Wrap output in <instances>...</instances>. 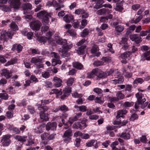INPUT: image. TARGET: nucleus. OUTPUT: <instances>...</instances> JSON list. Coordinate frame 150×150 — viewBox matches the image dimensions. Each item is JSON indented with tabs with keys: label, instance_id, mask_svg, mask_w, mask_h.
I'll return each instance as SVG.
<instances>
[{
	"label": "nucleus",
	"instance_id": "72a5a7b5",
	"mask_svg": "<svg viewBox=\"0 0 150 150\" xmlns=\"http://www.w3.org/2000/svg\"><path fill=\"white\" fill-rule=\"evenodd\" d=\"M37 106L38 110L40 111H43L45 113L49 109L48 107H47V106H42V105L40 104H37Z\"/></svg>",
	"mask_w": 150,
	"mask_h": 150
},
{
	"label": "nucleus",
	"instance_id": "f704fd0d",
	"mask_svg": "<svg viewBox=\"0 0 150 150\" xmlns=\"http://www.w3.org/2000/svg\"><path fill=\"white\" fill-rule=\"evenodd\" d=\"M27 100L26 99H24L17 103V105L20 107L25 106L27 105Z\"/></svg>",
	"mask_w": 150,
	"mask_h": 150
},
{
	"label": "nucleus",
	"instance_id": "ea45409f",
	"mask_svg": "<svg viewBox=\"0 0 150 150\" xmlns=\"http://www.w3.org/2000/svg\"><path fill=\"white\" fill-rule=\"evenodd\" d=\"M46 14L45 11H41L37 13V16L40 18H42Z\"/></svg>",
	"mask_w": 150,
	"mask_h": 150
},
{
	"label": "nucleus",
	"instance_id": "20e7f679",
	"mask_svg": "<svg viewBox=\"0 0 150 150\" xmlns=\"http://www.w3.org/2000/svg\"><path fill=\"white\" fill-rule=\"evenodd\" d=\"M11 135L8 134L3 135L0 138L1 142L3 146L7 147L10 145L11 142Z\"/></svg>",
	"mask_w": 150,
	"mask_h": 150
},
{
	"label": "nucleus",
	"instance_id": "e2e57ef3",
	"mask_svg": "<svg viewBox=\"0 0 150 150\" xmlns=\"http://www.w3.org/2000/svg\"><path fill=\"white\" fill-rule=\"evenodd\" d=\"M121 45L122 46V49L123 50L125 51L127 50H130V48L129 47V46L127 43Z\"/></svg>",
	"mask_w": 150,
	"mask_h": 150
},
{
	"label": "nucleus",
	"instance_id": "5701e85b",
	"mask_svg": "<svg viewBox=\"0 0 150 150\" xmlns=\"http://www.w3.org/2000/svg\"><path fill=\"white\" fill-rule=\"evenodd\" d=\"M103 0H98L96 2V5L94 6V8L96 9H98L103 7L102 4L104 3Z\"/></svg>",
	"mask_w": 150,
	"mask_h": 150
},
{
	"label": "nucleus",
	"instance_id": "bb28decb",
	"mask_svg": "<svg viewBox=\"0 0 150 150\" xmlns=\"http://www.w3.org/2000/svg\"><path fill=\"white\" fill-rule=\"evenodd\" d=\"M89 32L90 30L88 28H85L81 33V36L83 38L87 37L89 35Z\"/></svg>",
	"mask_w": 150,
	"mask_h": 150
},
{
	"label": "nucleus",
	"instance_id": "f3484780",
	"mask_svg": "<svg viewBox=\"0 0 150 150\" xmlns=\"http://www.w3.org/2000/svg\"><path fill=\"white\" fill-rule=\"evenodd\" d=\"M63 20L66 22L69 23L72 21L73 19V16L70 14H66L63 17Z\"/></svg>",
	"mask_w": 150,
	"mask_h": 150
},
{
	"label": "nucleus",
	"instance_id": "dca6fc26",
	"mask_svg": "<svg viewBox=\"0 0 150 150\" xmlns=\"http://www.w3.org/2000/svg\"><path fill=\"white\" fill-rule=\"evenodd\" d=\"M8 3L12 6V8H18L19 0H9Z\"/></svg>",
	"mask_w": 150,
	"mask_h": 150
},
{
	"label": "nucleus",
	"instance_id": "c9c22d12",
	"mask_svg": "<svg viewBox=\"0 0 150 150\" xmlns=\"http://www.w3.org/2000/svg\"><path fill=\"white\" fill-rule=\"evenodd\" d=\"M17 59L16 58L11 59L10 60L8 61L5 65L6 66H8L11 65L17 62Z\"/></svg>",
	"mask_w": 150,
	"mask_h": 150
},
{
	"label": "nucleus",
	"instance_id": "09e8293b",
	"mask_svg": "<svg viewBox=\"0 0 150 150\" xmlns=\"http://www.w3.org/2000/svg\"><path fill=\"white\" fill-rule=\"evenodd\" d=\"M101 60L105 62H108L111 61V58L109 56L103 57L102 58Z\"/></svg>",
	"mask_w": 150,
	"mask_h": 150
},
{
	"label": "nucleus",
	"instance_id": "37998d69",
	"mask_svg": "<svg viewBox=\"0 0 150 150\" xmlns=\"http://www.w3.org/2000/svg\"><path fill=\"white\" fill-rule=\"evenodd\" d=\"M116 96L118 100L123 99L125 97L124 95L121 91L118 92L116 94Z\"/></svg>",
	"mask_w": 150,
	"mask_h": 150
},
{
	"label": "nucleus",
	"instance_id": "0eeeda50",
	"mask_svg": "<svg viewBox=\"0 0 150 150\" xmlns=\"http://www.w3.org/2000/svg\"><path fill=\"white\" fill-rule=\"evenodd\" d=\"M13 89V88L12 87H10L8 88L6 90V91L3 90L2 92L3 93H0V98L2 100H7L10 97L8 94L6 93V92L11 93Z\"/></svg>",
	"mask_w": 150,
	"mask_h": 150
},
{
	"label": "nucleus",
	"instance_id": "1a4fd4ad",
	"mask_svg": "<svg viewBox=\"0 0 150 150\" xmlns=\"http://www.w3.org/2000/svg\"><path fill=\"white\" fill-rule=\"evenodd\" d=\"M87 126L86 124L84 121H81V122H77L73 125V127L75 129H83Z\"/></svg>",
	"mask_w": 150,
	"mask_h": 150
},
{
	"label": "nucleus",
	"instance_id": "a878e982",
	"mask_svg": "<svg viewBox=\"0 0 150 150\" xmlns=\"http://www.w3.org/2000/svg\"><path fill=\"white\" fill-rule=\"evenodd\" d=\"M96 68L93 69L92 71L87 73V77L88 78H93L96 76Z\"/></svg>",
	"mask_w": 150,
	"mask_h": 150
},
{
	"label": "nucleus",
	"instance_id": "bf43d9fd",
	"mask_svg": "<svg viewBox=\"0 0 150 150\" xmlns=\"http://www.w3.org/2000/svg\"><path fill=\"white\" fill-rule=\"evenodd\" d=\"M138 51V49L137 47L135 46H133L131 48V51H128L129 53L130 54H131L132 53L135 52H136Z\"/></svg>",
	"mask_w": 150,
	"mask_h": 150
},
{
	"label": "nucleus",
	"instance_id": "a19ab883",
	"mask_svg": "<svg viewBox=\"0 0 150 150\" xmlns=\"http://www.w3.org/2000/svg\"><path fill=\"white\" fill-rule=\"evenodd\" d=\"M116 30L118 32L121 33L122 32L124 29V27L121 25H117L115 27Z\"/></svg>",
	"mask_w": 150,
	"mask_h": 150
},
{
	"label": "nucleus",
	"instance_id": "b1692460",
	"mask_svg": "<svg viewBox=\"0 0 150 150\" xmlns=\"http://www.w3.org/2000/svg\"><path fill=\"white\" fill-rule=\"evenodd\" d=\"M56 43L58 45L64 46L67 44V41L66 40L59 38L56 40Z\"/></svg>",
	"mask_w": 150,
	"mask_h": 150
},
{
	"label": "nucleus",
	"instance_id": "39448f33",
	"mask_svg": "<svg viewBox=\"0 0 150 150\" xmlns=\"http://www.w3.org/2000/svg\"><path fill=\"white\" fill-rule=\"evenodd\" d=\"M51 55L53 58L52 59V66L54 67L58 64H61L62 62L60 60V57L57 53L54 52H51Z\"/></svg>",
	"mask_w": 150,
	"mask_h": 150
},
{
	"label": "nucleus",
	"instance_id": "680f3d73",
	"mask_svg": "<svg viewBox=\"0 0 150 150\" xmlns=\"http://www.w3.org/2000/svg\"><path fill=\"white\" fill-rule=\"evenodd\" d=\"M42 75L43 78H47L49 77L50 74L48 72L44 71L42 73Z\"/></svg>",
	"mask_w": 150,
	"mask_h": 150
},
{
	"label": "nucleus",
	"instance_id": "473e14b6",
	"mask_svg": "<svg viewBox=\"0 0 150 150\" xmlns=\"http://www.w3.org/2000/svg\"><path fill=\"white\" fill-rule=\"evenodd\" d=\"M50 16L48 14H46L42 18V22L44 24H48L49 23V17Z\"/></svg>",
	"mask_w": 150,
	"mask_h": 150
},
{
	"label": "nucleus",
	"instance_id": "2f4dec72",
	"mask_svg": "<svg viewBox=\"0 0 150 150\" xmlns=\"http://www.w3.org/2000/svg\"><path fill=\"white\" fill-rule=\"evenodd\" d=\"M10 27L11 30L13 31H16L18 30V28L16 23L12 21L10 24Z\"/></svg>",
	"mask_w": 150,
	"mask_h": 150
},
{
	"label": "nucleus",
	"instance_id": "5fc2aeb1",
	"mask_svg": "<svg viewBox=\"0 0 150 150\" xmlns=\"http://www.w3.org/2000/svg\"><path fill=\"white\" fill-rule=\"evenodd\" d=\"M103 62L102 61H95L93 63V65L97 66H99L102 65L103 64Z\"/></svg>",
	"mask_w": 150,
	"mask_h": 150
},
{
	"label": "nucleus",
	"instance_id": "9b49d317",
	"mask_svg": "<svg viewBox=\"0 0 150 150\" xmlns=\"http://www.w3.org/2000/svg\"><path fill=\"white\" fill-rule=\"evenodd\" d=\"M57 124L55 122H50L47 123L46 126V130L48 131L49 130L54 131L56 130Z\"/></svg>",
	"mask_w": 150,
	"mask_h": 150
},
{
	"label": "nucleus",
	"instance_id": "a18cd8bd",
	"mask_svg": "<svg viewBox=\"0 0 150 150\" xmlns=\"http://www.w3.org/2000/svg\"><path fill=\"white\" fill-rule=\"evenodd\" d=\"M129 53L128 52H125L121 55V57L123 59H126L128 57H129L130 55Z\"/></svg>",
	"mask_w": 150,
	"mask_h": 150
},
{
	"label": "nucleus",
	"instance_id": "052dcab7",
	"mask_svg": "<svg viewBox=\"0 0 150 150\" xmlns=\"http://www.w3.org/2000/svg\"><path fill=\"white\" fill-rule=\"evenodd\" d=\"M30 80L31 82H35L38 81V80L37 78L35 77V76L33 75H32L31 76Z\"/></svg>",
	"mask_w": 150,
	"mask_h": 150
},
{
	"label": "nucleus",
	"instance_id": "3c124183",
	"mask_svg": "<svg viewBox=\"0 0 150 150\" xmlns=\"http://www.w3.org/2000/svg\"><path fill=\"white\" fill-rule=\"evenodd\" d=\"M78 118L75 115L74 117H71L69 118L68 122L71 125L74 121L78 120Z\"/></svg>",
	"mask_w": 150,
	"mask_h": 150
},
{
	"label": "nucleus",
	"instance_id": "864d4df0",
	"mask_svg": "<svg viewBox=\"0 0 150 150\" xmlns=\"http://www.w3.org/2000/svg\"><path fill=\"white\" fill-rule=\"evenodd\" d=\"M144 82V81L142 78H137L134 81V84H137V83H139L142 84Z\"/></svg>",
	"mask_w": 150,
	"mask_h": 150
},
{
	"label": "nucleus",
	"instance_id": "f257e3e1",
	"mask_svg": "<svg viewBox=\"0 0 150 150\" xmlns=\"http://www.w3.org/2000/svg\"><path fill=\"white\" fill-rule=\"evenodd\" d=\"M71 87H66L63 90V92L62 91V89H60L59 90L57 88L52 89V91H53V93L56 94L57 96H60L61 99L64 100L66 97H68L70 95L71 92Z\"/></svg>",
	"mask_w": 150,
	"mask_h": 150
},
{
	"label": "nucleus",
	"instance_id": "6ab92c4d",
	"mask_svg": "<svg viewBox=\"0 0 150 150\" xmlns=\"http://www.w3.org/2000/svg\"><path fill=\"white\" fill-rule=\"evenodd\" d=\"M111 12L108 9L103 8L97 11V13L98 15H105L106 14H109Z\"/></svg>",
	"mask_w": 150,
	"mask_h": 150
},
{
	"label": "nucleus",
	"instance_id": "4468645a",
	"mask_svg": "<svg viewBox=\"0 0 150 150\" xmlns=\"http://www.w3.org/2000/svg\"><path fill=\"white\" fill-rule=\"evenodd\" d=\"M40 122H45L48 120V114L47 113H45L43 111H40Z\"/></svg>",
	"mask_w": 150,
	"mask_h": 150
},
{
	"label": "nucleus",
	"instance_id": "4c0bfd02",
	"mask_svg": "<svg viewBox=\"0 0 150 150\" xmlns=\"http://www.w3.org/2000/svg\"><path fill=\"white\" fill-rule=\"evenodd\" d=\"M88 21L86 19H83L81 21V26H80V29L84 28L87 25Z\"/></svg>",
	"mask_w": 150,
	"mask_h": 150
},
{
	"label": "nucleus",
	"instance_id": "7c9ffc66",
	"mask_svg": "<svg viewBox=\"0 0 150 150\" xmlns=\"http://www.w3.org/2000/svg\"><path fill=\"white\" fill-rule=\"evenodd\" d=\"M143 96V94L139 92L135 94L136 97L137 98L138 104L140 105L141 101Z\"/></svg>",
	"mask_w": 150,
	"mask_h": 150
},
{
	"label": "nucleus",
	"instance_id": "9d476101",
	"mask_svg": "<svg viewBox=\"0 0 150 150\" xmlns=\"http://www.w3.org/2000/svg\"><path fill=\"white\" fill-rule=\"evenodd\" d=\"M53 86L55 87H59L62 85V81L60 78L54 77L53 80Z\"/></svg>",
	"mask_w": 150,
	"mask_h": 150
},
{
	"label": "nucleus",
	"instance_id": "6e6d98bb",
	"mask_svg": "<svg viewBox=\"0 0 150 150\" xmlns=\"http://www.w3.org/2000/svg\"><path fill=\"white\" fill-rule=\"evenodd\" d=\"M127 39L125 37H122V40L121 42H119V44L120 45H122L125 44L127 43Z\"/></svg>",
	"mask_w": 150,
	"mask_h": 150
},
{
	"label": "nucleus",
	"instance_id": "4be33fe9",
	"mask_svg": "<svg viewBox=\"0 0 150 150\" xmlns=\"http://www.w3.org/2000/svg\"><path fill=\"white\" fill-rule=\"evenodd\" d=\"M32 5L30 3H25L23 4V7L24 12V13H28L27 11L32 9Z\"/></svg>",
	"mask_w": 150,
	"mask_h": 150
},
{
	"label": "nucleus",
	"instance_id": "603ef678",
	"mask_svg": "<svg viewBox=\"0 0 150 150\" xmlns=\"http://www.w3.org/2000/svg\"><path fill=\"white\" fill-rule=\"evenodd\" d=\"M13 111H8L6 113V116L8 119L11 118L13 117Z\"/></svg>",
	"mask_w": 150,
	"mask_h": 150
},
{
	"label": "nucleus",
	"instance_id": "f03ea898",
	"mask_svg": "<svg viewBox=\"0 0 150 150\" xmlns=\"http://www.w3.org/2000/svg\"><path fill=\"white\" fill-rule=\"evenodd\" d=\"M41 25V23L38 20L33 19L30 22V28L33 30H35V35L37 37H39V34H38V32L37 31L40 29Z\"/></svg>",
	"mask_w": 150,
	"mask_h": 150
},
{
	"label": "nucleus",
	"instance_id": "412c9836",
	"mask_svg": "<svg viewBox=\"0 0 150 150\" xmlns=\"http://www.w3.org/2000/svg\"><path fill=\"white\" fill-rule=\"evenodd\" d=\"M73 66L75 68L81 70L83 67V65L81 63L78 62H75L73 63Z\"/></svg>",
	"mask_w": 150,
	"mask_h": 150
},
{
	"label": "nucleus",
	"instance_id": "a211bd4d",
	"mask_svg": "<svg viewBox=\"0 0 150 150\" xmlns=\"http://www.w3.org/2000/svg\"><path fill=\"white\" fill-rule=\"evenodd\" d=\"M123 9L122 1L116 4V7L115 8V10L116 11L121 12H122Z\"/></svg>",
	"mask_w": 150,
	"mask_h": 150
},
{
	"label": "nucleus",
	"instance_id": "338daca9",
	"mask_svg": "<svg viewBox=\"0 0 150 150\" xmlns=\"http://www.w3.org/2000/svg\"><path fill=\"white\" fill-rule=\"evenodd\" d=\"M12 132L15 134H19L20 133V131L19 129L16 127H14L12 129Z\"/></svg>",
	"mask_w": 150,
	"mask_h": 150
},
{
	"label": "nucleus",
	"instance_id": "ddd939ff",
	"mask_svg": "<svg viewBox=\"0 0 150 150\" xmlns=\"http://www.w3.org/2000/svg\"><path fill=\"white\" fill-rule=\"evenodd\" d=\"M23 49V47L20 44L16 43L13 44L11 48V50L14 52H17V53H19Z\"/></svg>",
	"mask_w": 150,
	"mask_h": 150
},
{
	"label": "nucleus",
	"instance_id": "49530a36",
	"mask_svg": "<svg viewBox=\"0 0 150 150\" xmlns=\"http://www.w3.org/2000/svg\"><path fill=\"white\" fill-rule=\"evenodd\" d=\"M74 81V78H69L67 81V85L68 87L70 86L73 84Z\"/></svg>",
	"mask_w": 150,
	"mask_h": 150
},
{
	"label": "nucleus",
	"instance_id": "8fccbe9b",
	"mask_svg": "<svg viewBox=\"0 0 150 150\" xmlns=\"http://www.w3.org/2000/svg\"><path fill=\"white\" fill-rule=\"evenodd\" d=\"M134 104L133 102H129L128 101H126L124 104L123 105L125 107H129L132 106Z\"/></svg>",
	"mask_w": 150,
	"mask_h": 150
},
{
	"label": "nucleus",
	"instance_id": "cd10ccee",
	"mask_svg": "<svg viewBox=\"0 0 150 150\" xmlns=\"http://www.w3.org/2000/svg\"><path fill=\"white\" fill-rule=\"evenodd\" d=\"M11 74L9 71L7 69H4L1 73L2 76H4L7 79H9L11 76Z\"/></svg>",
	"mask_w": 150,
	"mask_h": 150
},
{
	"label": "nucleus",
	"instance_id": "58836bf2",
	"mask_svg": "<svg viewBox=\"0 0 150 150\" xmlns=\"http://www.w3.org/2000/svg\"><path fill=\"white\" fill-rule=\"evenodd\" d=\"M121 127L119 125L117 126H108L106 127V129L108 130H113L115 129H116L120 128Z\"/></svg>",
	"mask_w": 150,
	"mask_h": 150
},
{
	"label": "nucleus",
	"instance_id": "de8ad7c7",
	"mask_svg": "<svg viewBox=\"0 0 150 150\" xmlns=\"http://www.w3.org/2000/svg\"><path fill=\"white\" fill-rule=\"evenodd\" d=\"M81 139L80 138H76L75 140L74 144L77 147H79L80 145Z\"/></svg>",
	"mask_w": 150,
	"mask_h": 150
},
{
	"label": "nucleus",
	"instance_id": "4d7b16f0",
	"mask_svg": "<svg viewBox=\"0 0 150 150\" xmlns=\"http://www.w3.org/2000/svg\"><path fill=\"white\" fill-rule=\"evenodd\" d=\"M93 91L96 93L98 94L102 93L103 92L101 89L98 88H94L93 89Z\"/></svg>",
	"mask_w": 150,
	"mask_h": 150
},
{
	"label": "nucleus",
	"instance_id": "c85d7f7f",
	"mask_svg": "<svg viewBox=\"0 0 150 150\" xmlns=\"http://www.w3.org/2000/svg\"><path fill=\"white\" fill-rule=\"evenodd\" d=\"M117 76L115 77L117 78L118 84H121L124 81V78L123 76H122L119 73H118L117 75H116Z\"/></svg>",
	"mask_w": 150,
	"mask_h": 150
},
{
	"label": "nucleus",
	"instance_id": "6e6552de",
	"mask_svg": "<svg viewBox=\"0 0 150 150\" xmlns=\"http://www.w3.org/2000/svg\"><path fill=\"white\" fill-rule=\"evenodd\" d=\"M72 136V131L71 129L66 130L63 136L64 141L65 142H70L71 140V137Z\"/></svg>",
	"mask_w": 150,
	"mask_h": 150
},
{
	"label": "nucleus",
	"instance_id": "13d9d810",
	"mask_svg": "<svg viewBox=\"0 0 150 150\" xmlns=\"http://www.w3.org/2000/svg\"><path fill=\"white\" fill-rule=\"evenodd\" d=\"M28 110L31 114H33L35 112L34 108L31 106H28Z\"/></svg>",
	"mask_w": 150,
	"mask_h": 150
},
{
	"label": "nucleus",
	"instance_id": "c03bdc74",
	"mask_svg": "<svg viewBox=\"0 0 150 150\" xmlns=\"http://www.w3.org/2000/svg\"><path fill=\"white\" fill-rule=\"evenodd\" d=\"M85 13V11L83 9H78L75 10L74 13L78 15L83 14Z\"/></svg>",
	"mask_w": 150,
	"mask_h": 150
},
{
	"label": "nucleus",
	"instance_id": "7ed1b4c3",
	"mask_svg": "<svg viewBox=\"0 0 150 150\" xmlns=\"http://www.w3.org/2000/svg\"><path fill=\"white\" fill-rule=\"evenodd\" d=\"M43 59L41 56L33 57L31 59L30 62L36 65L37 69H40L44 67L42 64Z\"/></svg>",
	"mask_w": 150,
	"mask_h": 150
},
{
	"label": "nucleus",
	"instance_id": "2eb2a0df",
	"mask_svg": "<svg viewBox=\"0 0 150 150\" xmlns=\"http://www.w3.org/2000/svg\"><path fill=\"white\" fill-rule=\"evenodd\" d=\"M28 137L26 136H21L20 135H16L15 137L14 138L18 141H19L23 144V143L28 140Z\"/></svg>",
	"mask_w": 150,
	"mask_h": 150
},
{
	"label": "nucleus",
	"instance_id": "f8f14e48",
	"mask_svg": "<svg viewBox=\"0 0 150 150\" xmlns=\"http://www.w3.org/2000/svg\"><path fill=\"white\" fill-rule=\"evenodd\" d=\"M96 76L97 79H101L105 78L106 77V74L104 71H101L98 68H96Z\"/></svg>",
	"mask_w": 150,
	"mask_h": 150
},
{
	"label": "nucleus",
	"instance_id": "79ce46f5",
	"mask_svg": "<svg viewBox=\"0 0 150 150\" xmlns=\"http://www.w3.org/2000/svg\"><path fill=\"white\" fill-rule=\"evenodd\" d=\"M48 133L44 132L41 134V137L42 140H48Z\"/></svg>",
	"mask_w": 150,
	"mask_h": 150
},
{
	"label": "nucleus",
	"instance_id": "393cba45",
	"mask_svg": "<svg viewBox=\"0 0 150 150\" xmlns=\"http://www.w3.org/2000/svg\"><path fill=\"white\" fill-rule=\"evenodd\" d=\"M119 136L121 138H123L125 140H127L130 139V135L129 133L123 132L121 134H120Z\"/></svg>",
	"mask_w": 150,
	"mask_h": 150
},
{
	"label": "nucleus",
	"instance_id": "774afa93",
	"mask_svg": "<svg viewBox=\"0 0 150 150\" xmlns=\"http://www.w3.org/2000/svg\"><path fill=\"white\" fill-rule=\"evenodd\" d=\"M79 110L80 112H85L87 110V107L84 105H81Z\"/></svg>",
	"mask_w": 150,
	"mask_h": 150
},
{
	"label": "nucleus",
	"instance_id": "0e129e2a",
	"mask_svg": "<svg viewBox=\"0 0 150 150\" xmlns=\"http://www.w3.org/2000/svg\"><path fill=\"white\" fill-rule=\"evenodd\" d=\"M99 118V116L96 115H90L89 117V118L91 120H96Z\"/></svg>",
	"mask_w": 150,
	"mask_h": 150
},
{
	"label": "nucleus",
	"instance_id": "69168bd1",
	"mask_svg": "<svg viewBox=\"0 0 150 150\" xmlns=\"http://www.w3.org/2000/svg\"><path fill=\"white\" fill-rule=\"evenodd\" d=\"M147 139L145 135H142L140 137V141L143 143H146L147 142Z\"/></svg>",
	"mask_w": 150,
	"mask_h": 150
},
{
	"label": "nucleus",
	"instance_id": "aec40b11",
	"mask_svg": "<svg viewBox=\"0 0 150 150\" xmlns=\"http://www.w3.org/2000/svg\"><path fill=\"white\" fill-rule=\"evenodd\" d=\"M73 47L72 44L69 45H66L64 46H63L62 49V52L63 54H64L67 52Z\"/></svg>",
	"mask_w": 150,
	"mask_h": 150
},
{
	"label": "nucleus",
	"instance_id": "e433bc0d",
	"mask_svg": "<svg viewBox=\"0 0 150 150\" xmlns=\"http://www.w3.org/2000/svg\"><path fill=\"white\" fill-rule=\"evenodd\" d=\"M59 109L60 111L64 112H66L69 110L68 107L64 104L59 106Z\"/></svg>",
	"mask_w": 150,
	"mask_h": 150
},
{
	"label": "nucleus",
	"instance_id": "423d86ee",
	"mask_svg": "<svg viewBox=\"0 0 150 150\" xmlns=\"http://www.w3.org/2000/svg\"><path fill=\"white\" fill-rule=\"evenodd\" d=\"M13 34L12 31L7 32L6 31H4L1 32L0 38L1 40H4V41L3 43L4 44H5L6 42L7 43V39L12 38Z\"/></svg>",
	"mask_w": 150,
	"mask_h": 150
},
{
	"label": "nucleus",
	"instance_id": "c756f323",
	"mask_svg": "<svg viewBox=\"0 0 150 150\" xmlns=\"http://www.w3.org/2000/svg\"><path fill=\"white\" fill-rule=\"evenodd\" d=\"M133 110L134 111V113L132 114L129 119L130 121H133L135 120L138 119L139 117L138 115L135 113L137 112L138 110Z\"/></svg>",
	"mask_w": 150,
	"mask_h": 150
}]
</instances>
